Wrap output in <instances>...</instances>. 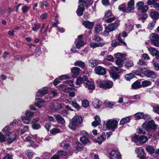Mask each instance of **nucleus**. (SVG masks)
Wrapping results in <instances>:
<instances>
[{
	"mask_svg": "<svg viewBox=\"0 0 159 159\" xmlns=\"http://www.w3.org/2000/svg\"><path fill=\"white\" fill-rule=\"evenodd\" d=\"M118 125V122L117 120L114 119H108L107 121H104L103 128H105L108 130H111L114 131L117 128Z\"/></svg>",
	"mask_w": 159,
	"mask_h": 159,
	"instance_id": "1",
	"label": "nucleus"
},
{
	"mask_svg": "<svg viewBox=\"0 0 159 159\" xmlns=\"http://www.w3.org/2000/svg\"><path fill=\"white\" fill-rule=\"evenodd\" d=\"M119 24L120 21L117 20L114 23L109 24L105 27V30L102 33V35L104 36H108L109 33L114 30L118 26Z\"/></svg>",
	"mask_w": 159,
	"mask_h": 159,
	"instance_id": "2",
	"label": "nucleus"
},
{
	"mask_svg": "<svg viewBox=\"0 0 159 159\" xmlns=\"http://www.w3.org/2000/svg\"><path fill=\"white\" fill-rule=\"evenodd\" d=\"M142 127L147 131H152L156 128V126L153 120L150 121L148 122L143 123L142 125Z\"/></svg>",
	"mask_w": 159,
	"mask_h": 159,
	"instance_id": "3",
	"label": "nucleus"
},
{
	"mask_svg": "<svg viewBox=\"0 0 159 159\" xmlns=\"http://www.w3.org/2000/svg\"><path fill=\"white\" fill-rule=\"evenodd\" d=\"M97 84L100 87L106 88H110L113 85L112 82L110 80H104L101 82L100 80H98L96 82Z\"/></svg>",
	"mask_w": 159,
	"mask_h": 159,
	"instance_id": "4",
	"label": "nucleus"
},
{
	"mask_svg": "<svg viewBox=\"0 0 159 159\" xmlns=\"http://www.w3.org/2000/svg\"><path fill=\"white\" fill-rule=\"evenodd\" d=\"M80 134L82 136L80 138V142L83 144H86L90 143V141L89 139V135L85 131L80 132Z\"/></svg>",
	"mask_w": 159,
	"mask_h": 159,
	"instance_id": "5",
	"label": "nucleus"
},
{
	"mask_svg": "<svg viewBox=\"0 0 159 159\" xmlns=\"http://www.w3.org/2000/svg\"><path fill=\"white\" fill-rule=\"evenodd\" d=\"M37 139L36 135H31V137L28 136L25 138L24 141L25 142L29 141L30 145H28V146H31L32 147L35 148L38 146V145L36 143H34L32 140H34L36 141H37Z\"/></svg>",
	"mask_w": 159,
	"mask_h": 159,
	"instance_id": "6",
	"label": "nucleus"
},
{
	"mask_svg": "<svg viewBox=\"0 0 159 159\" xmlns=\"http://www.w3.org/2000/svg\"><path fill=\"white\" fill-rule=\"evenodd\" d=\"M150 38L152 44L159 47V35L155 33H152L150 34Z\"/></svg>",
	"mask_w": 159,
	"mask_h": 159,
	"instance_id": "7",
	"label": "nucleus"
},
{
	"mask_svg": "<svg viewBox=\"0 0 159 159\" xmlns=\"http://www.w3.org/2000/svg\"><path fill=\"white\" fill-rule=\"evenodd\" d=\"M84 84L85 87L89 89L93 90L94 89V83L93 81H89L88 77L86 75L83 76Z\"/></svg>",
	"mask_w": 159,
	"mask_h": 159,
	"instance_id": "8",
	"label": "nucleus"
},
{
	"mask_svg": "<svg viewBox=\"0 0 159 159\" xmlns=\"http://www.w3.org/2000/svg\"><path fill=\"white\" fill-rule=\"evenodd\" d=\"M105 16L107 18L105 20L107 23H110L112 22L115 20L116 18L110 10H108L105 13Z\"/></svg>",
	"mask_w": 159,
	"mask_h": 159,
	"instance_id": "9",
	"label": "nucleus"
},
{
	"mask_svg": "<svg viewBox=\"0 0 159 159\" xmlns=\"http://www.w3.org/2000/svg\"><path fill=\"white\" fill-rule=\"evenodd\" d=\"M49 107L52 111H57L62 107V106L61 104L59 103L57 101H54L50 103Z\"/></svg>",
	"mask_w": 159,
	"mask_h": 159,
	"instance_id": "10",
	"label": "nucleus"
},
{
	"mask_svg": "<svg viewBox=\"0 0 159 159\" xmlns=\"http://www.w3.org/2000/svg\"><path fill=\"white\" fill-rule=\"evenodd\" d=\"M134 0H130L127 4V13H131L134 12L133 11L135 9L134 7Z\"/></svg>",
	"mask_w": 159,
	"mask_h": 159,
	"instance_id": "11",
	"label": "nucleus"
},
{
	"mask_svg": "<svg viewBox=\"0 0 159 159\" xmlns=\"http://www.w3.org/2000/svg\"><path fill=\"white\" fill-rule=\"evenodd\" d=\"M110 157L111 159H120L121 155L117 150L114 149L110 152Z\"/></svg>",
	"mask_w": 159,
	"mask_h": 159,
	"instance_id": "12",
	"label": "nucleus"
},
{
	"mask_svg": "<svg viewBox=\"0 0 159 159\" xmlns=\"http://www.w3.org/2000/svg\"><path fill=\"white\" fill-rule=\"evenodd\" d=\"M136 7L138 10H141L143 12H144L146 11L148 9V8L146 5H144L143 3L141 1H139L137 3Z\"/></svg>",
	"mask_w": 159,
	"mask_h": 159,
	"instance_id": "13",
	"label": "nucleus"
},
{
	"mask_svg": "<svg viewBox=\"0 0 159 159\" xmlns=\"http://www.w3.org/2000/svg\"><path fill=\"white\" fill-rule=\"evenodd\" d=\"M94 71L96 74L99 75H103L106 73L105 69L99 66L96 67L94 69Z\"/></svg>",
	"mask_w": 159,
	"mask_h": 159,
	"instance_id": "14",
	"label": "nucleus"
},
{
	"mask_svg": "<svg viewBox=\"0 0 159 159\" xmlns=\"http://www.w3.org/2000/svg\"><path fill=\"white\" fill-rule=\"evenodd\" d=\"M144 74L146 77L154 78L156 75L154 71L151 70H147L144 72Z\"/></svg>",
	"mask_w": 159,
	"mask_h": 159,
	"instance_id": "15",
	"label": "nucleus"
},
{
	"mask_svg": "<svg viewBox=\"0 0 159 159\" xmlns=\"http://www.w3.org/2000/svg\"><path fill=\"white\" fill-rule=\"evenodd\" d=\"M80 69L78 67H73L71 70L72 77L74 78H76L77 76L80 73Z\"/></svg>",
	"mask_w": 159,
	"mask_h": 159,
	"instance_id": "16",
	"label": "nucleus"
},
{
	"mask_svg": "<svg viewBox=\"0 0 159 159\" xmlns=\"http://www.w3.org/2000/svg\"><path fill=\"white\" fill-rule=\"evenodd\" d=\"M48 92V88H44L42 89L39 90L36 94V97H42L43 96L46 94Z\"/></svg>",
	"mask_w": 159,
	"mask_h": 159,
	"instance_id": "17",
	"label": "nucleus"
},
{
	"mask_svg": "<svg viewBox=\"0 0 159 159\" xmlns=\"http://www.w3.org/2000/svg\"><path fill=\"white\" fill-rule=\"evenodd\" d=\"M54 116L58 123L61 124H64L65 123L64 119L60 115H55Z\"/></svg>",
	"mask_w": 159,
	"mask_h": 159,
	"instance_id": "18",
	"label": "nucleus"
},
{
	"mask_svg": "<svg viewBox=\"0 0 159 159\" xmlns=\"http://www.w3.org/2000/svg\"><path fill=\"white\" fill-rule=\"evenodd\" d=\"M135 152L138 154L139 157L145 156L144 149L141 147H138L135 149Z\"/></svg>",
	"mask_w": 159,
	"mask_h": 159,
	"instance_id": "19",
	"label": "nucleus"
},
{
	"mask_svg": "<svg viewBox=\"0 0 159 159\" xmlns=\"http://www.w3.org/2000/svg\"><path fill=\"white\" fill-rule=\"evenodd\" d=\"M82 24L85 27L89 29H92L94 25V22L88 21H84Z\"/></svg>",
	"mask_w": 159,
	"mask_h": 159,
	"instance_id": "20",
	"label": "nucleus"
},
{
	"mask_svg": "<svg viewBox=\"0 0 159 159\" xmlns=\"http://www.w3.org/2000/svg\"><path fill=\"white\" fill-rule=\"evenodd\" d=\"M130 116H126L122 118L120 120V124L121 125H124L130 122Z\"/></svg>",
	"mask_w": 159,
	"mask_h": 159,
	"instance_id": "21",
	"label": "nucleus"
},
{
	"mask_svg": "<svg viewBox=\"0 0 159 159\" xmlns=\"http://www.w3.org/2000/svg\"><path fill=\"white\" fill-rule=\"evenodd\" d=\"M150 16L151 18L156 20L159 18V13L156 11H152Z\"/></svg>",
	"mask_w": 159,
	"mask_h": 159,
	"instance_id": "22",
	"label": "nucleus"
},
{
	"mask_svg": "<svg viewBox=\"0 0 159 159\" xmlns=\"http://www.w3.org/2000/svg\"><path fill=\"white\" fill-rule=\"evenodd\" d=\"M105 43L103 42H93L91 43L90 44L91 47L93 48L99 47H102L104 45Z\"/></svg>",
	"mask_w": 159,
	"mask_h": 159,
	"instance_id": "23",
	"label": "nucleus"
},
{
	"mask_svg": "<svg viewBox=\"0 0 159 159\" xmlns=\"http://www.w3.org/2000/svg\"><path fill=\"white\" fill-rule=\"evenodd\" d=\"M72 120L78 125L82 122L81 117L79 115H76L73 118Z\"/></svg>",
	"mask_w": 159,
	"mask_h": 159,
	"instance_id": "24",
	"label": "nucleus"
},
{
	"mask_svg": "<svg viewBox=\"0 0 159 159\" xmlns=\"http://www.w3.org/2000/svg\"><path fill=\"white\" fill-rule=\"evenodd\" d=\"M60 86L61 89H61V90H63L64 92L66 93H69L70 91H72V90H75V89L73 88L67 87L65 88V86L64 84L60 85Z\"/></svg>",
	"mask_w": 159,
	"mask_h": 159,
	"instance_id": "25",
	"label": "nucleus"
},
{
	"mask_svg": "<svg viewBox=\"0 0 159 159\" xmlns=\"http://www.w3.org/2000/svg\"><path fill=\"white\" fill-rule=\"evenodd\" d=\"M37 100L35 102V106L39 107L40 108L42 106L44 105V102L41 98L37 99Z\"/></svg>",
	"mask_w": 159,
	"mask_h": 159,
	"instance_id": "26",
	"label": "nucleus"
},
{
	"mask_svg": "<svg viewBox=\"0 0 159 159\" xmlns=\"http://www.w3.org/2000/svg\"><path fill=\"white\" fill-rule=\"evenodd\" d=\"M126 55L125 54L120 53H117L114 54V57L116 60H124V58L125 57Z\"/></svg>",
	"mask_w": 159,
	"mask_h": 159,
	"instance_id": "27",
	"label": "nucleus"
},
{
	"mask_svg": "<svg viewBox=\"0 0 159 159\" xmlns=\"http://www.w3.org/2000/svg\"><path fill=\"white\" fill-rule=\"evenodd\" d=\"M18 133V132H17L16 134H14L13 132L11 133V134L12 135V136L10 137L8 139V143H12L16 139V134Z\"/></svg>",
	"mask_w": 159,
	"mask_h": 159,
	"instance_id": "28",
	"label": "nucleus"
},
{
	"mask_svg": "<svg viewBox=\"0 0 159 159\" xmlns=\"http://www.w3.org/2000/svg\"><path fill=\"white\" fill-rule=\"evenodd\" d=\"M60 146L64 149H66L70 147V144L66 141H63L60 143Z\"/></svg>",
	"mask_w": 159,
	"mask_h": 159,
	"instance_id": "29",
	"label": "nucleus"
},
{
	"mask_svg": "<svg viewBox=\"0 0 159 159\" xmlns=\"http://www.w3.org/2000/svg\"><path fill=\"white\" fill-rule=\"evenodd\" d=\"M148 140V138L147 137L144 136L142 135L139 137V142L140 143L144 144Z\"/></svg>",
	"mask_w": 159,
	"mask_h": 159,
	"instance_id": "30",
	"label": "nucleus"
},
{
	"mask_svg": "<svg viewBox=\"0 0 159 159\" xmlns=\"http://www.w3.org/2000/svg\"><path fill=\"white\" fill-rule=\"evenodd\" d=\"M78 125L72 119L71 122H70L68 125L69 127L71 129L75 130Z\"/></svg>",
	"mask_w": 159,
	"mask_h": 159,
	"instance_id": "31",
	"label": "nucleus"
},
{
	"mask_svg": "<svg viewBox=\"0 0 159 159\" xmlns=\"http://www.w3.org/2000/svg\"><path fill=\"white\" fill-rule=\"evenodd\" d=\"M74 65L78 66L81 68H84L85 66L84 62L80 60L76 61L74 63Z\"/></svg>",
	"mask_w": 159,
	"mask_h": 159,
	"instance_id": "32",
	"label": "nucleus"
},
{
	"mask_svg": "<svg viewBox=\"0 0 159 159\" xmlns=\"http://www.w3.org/2000/svg\"><path fill=\"white\" fill-rule=\"evenodd\" d=\"M21 120L23 122L26 124H30L31 121V119L30 117H27L26 116L22 117Z\"/></svg>",
	"mask_w": 159,
	"mask_h": 159,
	"instance_id": "33",
	"label": "nucleus"
},
{
	"mask_svg": "<svg viewBox=\"0 0 159 159\" xmlns=\"http://www.w3.org/2000/svg\"><path fill=\"white\" fill-rule=\"evenodd\" d=\"M10 129L7 126H5L2 130L3 133H6L5 136H7L10 135L11 134L10 132Z\"/></svg>",
	"mask_w": 159,
	"mask_h": 159,
	"instance_id": "34",
	"label": "nucleus"
},
{
	"mask_svg": "<svg viewBox=\"0 0 159 159\" xmlns=\"http://www.w3.org/2000/svg\"><path fill=\"white\" fill-rule=\"evenodd\" d=\"M71 105L78 110L80 109V107L76 102V100L74 99L71 101Z\"/></svg>",
	"mask_w": 159,
	"mask_h": 159,
	"instance_id": "35",
	"label": "nucleus"
},
{
	"mask_svg": "<svg viewBox=\"0 0 159 159\" xmlns=\"http://www.w3.org/2000/svg\"><path fill=\"white\" fill-rule=\"evenodd\" d=\"M106 138L105 135L104 134H102V135L97 139L96 142L98 143L99 144H100L104 140L106 139Z\"/></svg>",
	"mask_w": 159,
	"mask_h": 159,
	"instance_id": "36",
	"label": "nucleus"
},
{
	"mask_svg": "<svg viewBox=\"0 0 159 159\" xmlns=\"http://www.w3.org/2000/svg\"><path fill=\"white\" fill-rule=\"evenodd\" d=\"M93 104L95 108H98L102 105V102L99 100L96 99L93 101Z\"/></svg>",
	"mask_w": 159,
	"mask_h": 159,
	"instance_id": "37",
	"label": "nucleus"
},
{
	"mask_svg": "<svg viewBox=\"0 0 159 159\" xmlns=\"http://www.w3.org/2000/svg\"><path fill=\"white\" fill-rule=\"evenodd\" d=\"M141 85L140 83L138 81H136L132 85L131 87L133 89H137L141 87Z\"/></svg>",
	"mask_w": 159,
	"mask_h": 159,
	"instance_id": "38",
	"label": "nucleus"
},
{
	"mask_svg": "<svg viewBox=\"0 0 159 159\" xmlns=\"http://www.w3.org/2000/svg\"><path fill=\"white\" fill-rule=\"evenodd\" d=\"M84 10V8L81 6V4L79 6L76 12L77 15L79 16H82Z\"/></svg>",
	"mask_w": 159,
	"mask_h": 159,
	"instance_id": "39",
	"label": "nucleus"
},
{
	"mask_svg": "<svg viewBox=\"0 0 159 159\" xmlns=\"http://www.w3.org/2000/svg\"><path fill=\"white\" fill-rule=\"evenodd\" d=\"M118 8L120 10L123 11V12L127 13V8L125 3H123L119 5Z\"/></svg>",
	"mask_w": 159,
	"mask_h": 159,
	"instance_id": "40",
	"label": "nucleus"
},
{
	"mask_svg": "<svg viewBox=\"0 0 159 159\" xmlns=\"http://www.w3.org/2000/svg\"><path fill=\"white\" fill-rule=\"evenodd\" d=\"M146 150L150 154L153 153L155 150L154 147L150 145H148L146 147Z\"/></svg>",
	"mask_w": 159,
	"mask_h": 159,
	"instance_id": "41",
	"label": "nucleus"
},
{
	"mask_svg": "<svg viewBox=\"0 0 159 159\" xmlns=\"http://www.w3.org/2000/svg\"><path fill=\"white\" fill-rule=\"evenodd\" d=\"M89 65L92 67H94L98 64V62L94 60H90L89 61Z\"/></svg>",
	"mask_w": 159,
	"mask_h": 159,
	"instance_id": "42",
	"label": "nucleus"
},
{
	"mask_svg": "<svg viewBox=\"0 0 159 159\" xmlns=\"http://www.w3.org/2000/svg\"><path fill=\"white\" fill-rule=\"evenodd\" d=\"M102 29L103 27L102 25H97L95 28V31L96 33H99L102 31Z\"/></svg>",
	"mask_w": 159,
	"mask_h": 159,
	"instance_id": "43",
	"label": "nucleus"
},
{
	"mask_svg": "<svg viewBox=\"0 0 159 159\" xmlns=\"http://www.w3.org/2000/svg\"><path fill=\"white\" fill-rule=\"evenodd\" d=\"M118 40L122 43L124 45L126 46V43L124 41V38L122 36V35L120 33L118 36L117 37Z\"/></svg>",
	"mask_w": 159,
	"mask_h": 159,
	"instance_id": "44",
	"label": "nucleus"
},
{
	"mask_svg": "<svg viewBox=\"0 0 159 159\" xmlns=\"http://www.w3.org/2000/svg\"><path fill=\"white\" fill-rule=\"evenodd\" d=\"M75 45L77 48L80 49L85 45V43L84 41L80 40L77 42Z\"/></svg>",
	"mask_w": 159,
	"mask_h": 159,
	"instance_id": "45",
	"label": "nucleus"
},
{
	"mask_svg": "<svg viewBox=\"0 0 159 159\" xmlns=\"http://www.w3.org/2000/svg\"><path fill=\"white\" fill-rule=\"evenodd\" d=\"M148 51L150 53L151 55L153 56L155 55L157 51L155 48L152 47H149L148 48Z\"/></svg>",
	"mask_w": 159,
	"mask_h": 159,
	"instance_id": "46",
	"label": "nucleus"
},
{
	"mask_svg": "<svg viewBox=\"0 0 159 159\" xmlns=\"http://www.w3.org/2000/svg\"><path fill=\"white\" fill-rule=\"evenodd\" d=\"M61 132V130L60 129L56 128H53L50 131V133L53 135H55Z\"/></svg>",
	"mask_w": 159,
	"mask_h": 159,
	"instance_id": "47",
	"label": "nucleus"
},
{
	"mask_svg": "<svg viewBox=\"0 0 159 159\" xmlns=\"http://www.w3.org/2000/svg\"><path fill=\"white\" fill-rule=\"evenodd\" d=\"M41 26V24L38 23H35L32 27V30L34 31L37 32Z\"/></svg>",
	"mask_w": 159,
	"mask_h": 159,
	"instance_id": "48",
	"label": "nucleus"
},
{
	"mask_svg": "<svg viewBox=\"0 0 159 159\" xmlns=\"http://www.w3.org/2000/svg\"><path fill=\"white\" fill-rule=\"evenodd\" d=\"M125 76V79L127 81H130L134 77V74L132 73L126 74Z\"/></svg>",
	"mask_w": 159,
	"mask_h": 159,
	"instance_id": "49",
	"label": "nucleus"
},
{
	"mask_svg": "<svg viewBox=\"0 0 159 159\" xmlns=\"http://www.w3.org/2000/svg\"><path fill=\"white\" fill-rule=\"evenodd\" d=\"M124 60H116V62L117 65L119 67H121L123 66V65L124 63Z\"/></svg>",
	"mask_w": 159,
	"mask_h": 159,
	"instance_id": "50",
	"label": "nucleus"
},
{
	"mask_svg": "<svg viewBox=\"0 0 159 159\" xmlns=\"http://www.w3.org/2000/svg\"><path fill=\"white\" fill-rule=\"evenodd\" d=\"M133 28V26L131 24L128 23L125 24V29L127 31L129 32L132 31Z\"/></svg>",
	"mask_w": 159,
	"mask_h": 159,
	"instance_id": "51",
	"label": "nucleus"
},
{
	"mask_svg": "<svg viewBox=\"0 0 159 159\" xmlns=\"http://www.w3.org/2000/svg\"><path fill=\"white\" fill-rule=\"evenodd\" d=\"M104 105L107 107H111L114 104L113 102H111L106 100L105 101L104 103Z\"/></svg>",
	"mask_w": 159,
	"mask_h": 159,
	"instance_id": "52",
	"label": "nucleus"
},
{
	"mask_svg": "<svg viewBox=\"0 0 159 159\" xmlns=\"http://www.w3.org/2000/svg\"><path fill=\"white\" fill-rule=\"evenodd\" d=\"M156 23V20H153L152 21L150 22L148 25V28L150 30H152Z\"/></svg>",
	"mask_w": 159,
	"mask_h": 159,
	"instance_id": "53",
	"label": "nucleus"
},
{
	"mask_svg": "<svg viewBox=\"0 0 159 159\" xmlns=\"http://www.w3.org/2000/svg\"><path fill=\"white\" fill-rule=\"evenodd\" d=\"M143 116V113L142 112H139L135 114L134 115V117L137 119H142Z\"/></svg>",
	"mask_w": 159,
	"mask_h": 159,
	"instance_id": "54",
	"label": "nucleus"
},
{
	"mask_svg": "<svg viewBox=\"0 0 159 159\" xmlns=\"http://www.w3.org/2000/svg\"><path fill=\"white\" fill-rule=\"evenodd\" d=\"M82 103L83 106L85 108L88 107L89 105V102L86 99H84L83 100Z\"/></svg>",
	"mask_w": 159,
	"mask_h": 159,
	"instance_id": "55",
	"label": "nucleus"
},
{
	"mask_svg": "<svg viewBox=\"0 0 159 159\" xmlns=\"http://www.w3.org/2000/svg\"><path fill=\"white\" fill-rule=\"evenodd\" d=\"M125 66L127 67H131L133 66V61L130 60H127L125 64Z\"/></svg>",
	"mask_w": 159,
	"mask_h": 159,
	"instance_id": "56",
	"label": "nucleus"
},
{
	"mask_svg": "<svg viewBox=\"0 0 159 159\" xmlns=\"http://www.w3.org/2000/svg\"><path fill=\"white\" fill-rule=\"evenodd\" d=\"M110 76L114 80L117 79L119 78V75L115 73L112 72L110 74Z\"/></svg>",
	"mask_w": 159,
	"mask_h": 159,
	"instance_id": "57",
	"label": "nucleus"
},
{
	"mask_svg": "<svg viewBox=\"0 0 159 159\" xmlns=\"http://www.w3.org/2000/svg\"><path fill=\"white\" fill-rule=\"evenodd\" d=\"M83 79V76L82 78L79 77L77 79L76 84V85H79L83 82L84 83V80Z\"/></svg>",
	"mask_w": 159,
	"mask_h": 159,
	"instance_id": "58",
	"label": "nucleus"
},
{
	"mask_svg": "<svg viewBox=\"0 0 159 159\" xmlns=\"http://www.w3.org/2000/svg\"><path fill=\"white\" fill-rule=\"evenodd\" d=\"M151 84V82L148 80L143 81L142 83V85L143 87H147L150 85Z\"/></svg>",
	"mask_w": 159,
	"mask_h": 159,
	"instance_id": "59",
	"label": "nucleus"
},
{
	"mask_svg": "<svg viewBox=\"0 0 159 159\" xmlns=\"http://www.w3.org/2000/svg\"><path fill=\"white\" fill-rule=\"evenodd\" d=\"M153 111L159 114V105H156L153 107Z\"/></svg>",
	"mask_w": 159,
	"mask_h": 159,
	"instance_id": "60",
	"label": "nucleus"
},
{
	"mask_svg": "<svg viewBox=\"0 0 159 159\" xmlns=\"http://www.w3.org/2000/svg\"><path fill=\"white\" fill-rule=\"evenodd\" d=\"M69 78V76L67 75H65L59 76L58 79L60 80H63Z\"/></svg>",
	"mask_w": 159,
	"mask_h": 159,
	"instance_id": "61",
	"label": "nucleus"
},
{
	"mask_svg": "<svg viewBox=\"0 0 159 159\" xmlns=\"http://www.w3.org/2000/svg\"><path fill=\"white\" fill-rule=\"evenodd\" d=\"M139 138L138 136L137 135H134L132 139V141H133L135 143H137L139 142Z\"/></svg>",
	"mask_w": 159,
	"mask_h": 159,
	"instance_id": "62",
	"label": "nucleus"
},
{
	"mask_svg": "<svg viewBox=\"0 0 159 159\" xmlns=\"http://www.w3.org/2000/svg\"><path fill=\"white\" fill-rule=\"evenodd\" d=\"M141 57L142 58L145 60H148L150 59V57L146 53H144L141 54Z\"/></svg>",
	"mask_w": 159,
	"mask_h": 159,
	"instance_id": "63",
	"label": "nucleus"
},
{
	"mask_svg": "<svg viewBox=\"0 0 159 159\" xmlns=\"http://www.w3.org/2000/svg\"><path fill=\"white\" fill-rule=\"evenodd\" d=\"M153 66L155 70H159V62L157 61L153 63Z\"/></svg>",
	"mask_w": 159,
	"mask_h": 159,
	"instance_id": "64",
	"label": "nucleus"
}]
</instances>
